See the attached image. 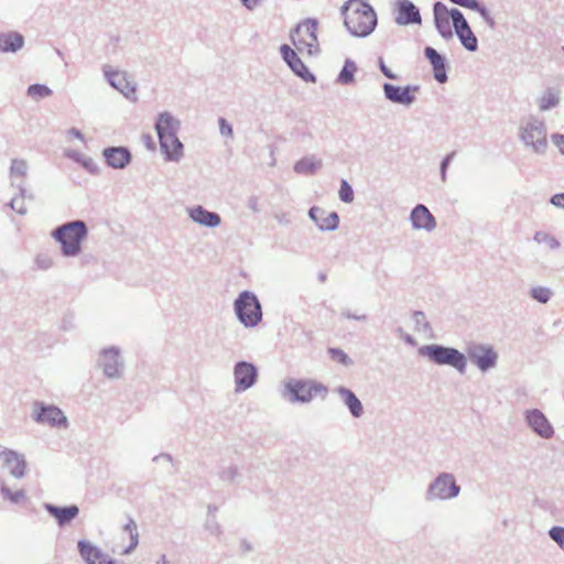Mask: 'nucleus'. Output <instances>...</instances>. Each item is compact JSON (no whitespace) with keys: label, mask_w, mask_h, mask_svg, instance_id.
I'll use <instances>...</instances> for the list:
<instances>
[{"label":"nucleus","mask_w":564,"mask_h":564,"mask_svg":"<svg viewBox=\"0 0 564 564\" xmlns=\"http://www.w3.org/2000/svg\"><path fill=\"white\" fill-rule=\"evenodd\" d=\"M338 393L355 417L361 416L364 408L355 393L346 388H339Z\"/></svg>","instance_id":"29"},{"label":"nucleus","mask_w":564,"mask_h":564,"mask_svg":"<svg viewBox=\"0 0 564 564\" xmlns=\"http://www.w3.org/2000/svg\"><path fill=\"white\" fill-rule=\"evenodd\" d=\"M235 311L239 321L246 327L258 325L262 318L261 306L258 299L247 291L242 292L236 300Z\"/></svg>","instance_id":"8"},{"label":"nucleus","mask_w":564,"mask_h":564,"mask_svg":"<svg viewBox=\"0 0 564 564\" xmlns=\"http://www.w3.org/2000/svg\"><path fill=\"white\" fill-rule=\"evenodd\" d=\"M550 204L558 209L564 210V193H558L551 196Z\"/></svg>","instance_id":"44"},{"label":"nucleus","mask_w":564,"mask_h":564,"mask_svg":"<svg viewBox=\"0 0 564 564\" xmlns=\"http://www.w3.org/2000/svg\"><path fill=\"white\" fill-rule=\"evenodd\" d=\"M28 165L23 160H13L11 164V175L14 177H24L26 175Z\"/></svg>","instance_id":"38"},{"label":"nucleus","mask_w":564,"mask_h":564,"mask_svg":"<svg viewBox=\"0 0 564 564\" xmlns=\"http://www.w3.org/2000/svg\"><path fill=\"white\" fill-rule=\"evenodd\" d=\"M453 33L466 51L474 53L478 50V39L463 12H453Z\"/></svg>","instance_id":"12"},{"label":"nucleus","mask_w":564,"mask_h":564,"mask_svg":"<svg viewBox=\"0 0 564 564\" xmlns=\"http://www.w3.org/2000/svg\"><path fill=\"white\" fill-rule=\"evenodd\" d=\"M105 158L109 165L121 169L130 160V153L122 148H112L105 151Z\"/></svg>","instance_id":"24"},{"label":"nucleus","mask_w":564,"mask_h":564,"mask_svg":"<svg viewBox=\"0 0 564 564\" xmlns=\"http://www.w3.org/2000/svg\"><path fill=\"white\" fill-rule=\"evenodd\" d=\"M529 295L532 300L536 301L540 304H546L551 301L554 293L547 286L535 285L529 290Z\"/></svg>","instance_id":"32"},{"label":"nucleus","mask_w":564,"mask_h":564,"mask_svg":"<svg viewBox=\"0 0 564 564\" xmlns=\"http://www.w3.org/2000/svg\"><path fill=\"white\" fill-rule=\"evenodd\" d=\"M69 134H70V135H73V137H75V138H77V139H80V140H83V139H84V138H83V134L80 133V131H78V130H76V129H72V130H69Z\"/></svg>","instance_id":"51"},{"label":"nucleus","mask_w":564,"mask_h":564,"mask_svg":"<svg viewBox=\"0 0 564 564\" xmlns=\"http://www.w3.org/2000/svg\"><path fill=\"white\" fill-rule=\"evenodd\" d=\"M454 158V153H449L447 154L442 163H441V177H442V181H445L446 180V171H447V167H448V164L451 163L452 159Z\"/></svg>","instance_id":"46"},{"label":"nucleus","mask_w":564,"mask_h":564,"mask_svg":"<svg viewBox=\"0 0 564 564\" xmlns=\"http://www.w3.org/2000/svg\"><path fill=\"white\" fill-rule=\"evenodd\" d=\"M51 89L44 85H31L28 89V95L33 99H42L51 95Z\"/></svg>","instance_id":"36"},{"label":"nucleus","mask_w":564,"mask_h":564,"mask_svg":"<svg viewBox=\"0 0 564 564\" xmlns=\"http://www.w3.org/2000/svg\"><path fill=\"white\" fill-rule=\"evenodd\" d=\"M460 487L449 473H442L429 486V497L431 499L448 500L459 495Z\"/></svg>","instance_id":"9"},{"label":"nucleus","mask_w":564,"mask_h":564,"mask_svg":"<svg viewBox=\"0 0 564 564\" xmlns=\"http://www.w3.org/2000/svg\"><path fill=\"white\" fill-rule=\"evenodd\" d=\"M161 564H172V563L163 557Z\"/></svg>","instance_id":"52"},{"label":"nucleus","mask_w":564,"mask_h":564,"mask_svg":"<svg viewBox=\"0 0 564 564\" xmlns=\"http://www.w3.org/2000/svg\"><path fill=\"white\" fill-rule=\"evenodd\" d=\"M35 420L39 423L50 424L52 426H61L66 423L63 412L56 406H42L36 413Z\"/></svg>","instance_id":"21"},{"label":"nucleus","mask_w":564,"mask_h":564,"mask_svg":"<svg viewBox=\"0 0 564 564\" xmlns=\"http://www.w3.org/2000/svg\"><path fill=\"white\" fill-rule=\"evenodd\" d=\"M563 52H564V46H563Z\"/></svg>","instance_id":"53"},{"label":"nucleus","mask_w":564,"mask_h":564,"mask_svg":"<svg viewBox=\"0 0 564 564\" xmlns=\"http://www.w3.org/2000/svg\"><path fill=\"white\" fill-rule=\"evenodd\" d=\"M259 0H241V2L248 8L252 9L257 6Z\"/></svg>","instance_id":"50"},{"label":"nucleus","mask_w":564,"mask_h":564,"mask_svg":"<svg viewBox=\"0 0 564 564\" xmlns=\"http://www.w3.org/2000/svg\"><path fill=\"white\" fill-rule=\"evenodd\" d=\"M281 53L284 58V61L288 63V65L292 68V70L301 76L302 78H307L311 76L310 72L303 64V62L297 57V54L294 50H292L289 45H282L281 46Z\"/></svg>","instance_id":"22"},{"label":"nucleus","mask_w":564,"mask_h":564,"mask_svg":"<svg viewBox=\"0 0 564 564\" xmlns=\"http://www.w3.org/2000/svg\"><path fill=\"white\" fill-rule=\"evenodd\" d=\"M322 213H323L322 209H319L317 207H313L310 210V216L314 220H316L318 223V226L322 229H335L338 226V223H339L337 214L336 213H329L327 215V217L323 221H318L317 214H322Z\"/></svg>","instance_id":"30"},{"label":"nucleus","mask_w":564,"mask_h":564,"mask_svg":"<svg viewBox=\"0 0 564 564\" xmlns=\"http://www.w3.org/2000/svg\"><path fill=\"white\" fill-rule=\"evenodd\" d=\"M0 458L3 462V465L14 477L20 478L24 475L25 462L17 453L0 448Z\"/></svg>","instance_id":"18"},{"label":"nucleus","mask_w":564,"mask_h":564,"mask_svg":"<svg viewBox=\"0 0 564 564\" xmlns=\"http://www.w3.org/2000/svg\"><path fill=\"white\" fill-rule=\"evenodd\" d=\"M47 511L63 525L68 523L78 514V508L76 506H69L65 508L47 506Z\"/></svg>","instance_id":"28"},{"label":"nucleus","mask_w":564,"mask_h":564,"mask_svg":"<svg viewBox=\"0 0 564 564\" xmlns=\"http://www.w3.org/2000/svg\"><path fill=\"white\" fill-rule=\"evenodd\" d=\"M339 197L345 203H351L354 199V192L347 181H341Z\"/></svg>","instance_id":"39"},{"label":"nucleus","mask_w":564,"mask_h":564,"mask_svg":"<svg viewBox=\"0 0 564 564\" xmlns=\"http://www.w3.org/2000/svg\"><path fill=\"white\" fill-rule=\"evenodd\" d=\"M422 219H423V205L419 204L415 206V208L412 210L411 214V221L413 224L414 228H421L422 227Z\"/></svg>","instance_id":"41"},{"label":"nucleus","mask_w":564,"mask_h":564,"mask_svg":"<svg viewBox=\"0 0 564 564\" xmlns=\"http://www.w3.org/2000/svg\"><path fill=\"white\" fill-rule=\"evenodd\" d=\"M321 166V161L315 158H303L294 165V170L299 174H313Z\"/></svg>","instance_id":"31"},{"label":"nucleus","mask_w":564,"mask_h":564,"mask_svg":"<svg viewBox=\"0 0 564 564\" xmlns=\"http://www.w3.org/2000/svg\"><path fill=\"white\" fill-rule=\"evenodd\" d=\"M425 58L431 64L434 79L438 84H445L448 80V63L446 57L440 54L435 48L431 46H425Z\"/></svg>","instance_id":"14"},{"label":"nucleus","mask_w":564,"mask_h":564,"mask_svg":"<svg viewBox=\"0 0 564 564\" xmlns=\"http://www.w3.org/2000/svg\"><path fill=\"white\" fill-rule=\"evenodd\" d=\"M23 43L24 40L20 33H0V51L2 52H15L23 46Z\"/></svg>","instance_id":"23"},{"label":"nucleus","mask_w":564,"mask_h":564,"mask_svg":"<svg viewBox=\"0 0 564 564\" xmlns=\"http://www.w3.org/2000/svg\"><path fill=\"white\" fill-rule=\"evenodd\" d=\"M87 235L86 225L83 221H72L54 232V237L62 243L66 256H75L80 251V243Z\"/></svg>","instance_id":"6"},{"label":"nucleus","mask_w":564,"mask_h":564,"mask_svg":"<svg viewBox=\"0 0 564 564\" xmlns=\"http://www.w3.org/2000/svg\"><path fill=\"white\" fill-rule=\"evenodd\" d=\"M425 357L435 365L449 366L460 375L467 370L466 355L453 347L438 344L425 345Z\"/></svg>","instance_id":"4"},{"label":"nucleus","mask_w":564,"mask_h":564,"mask_svg":"<svg viewBox=\"0 0 564 564\" xmlns=\"http://www.w3.org/2000/svg\"><path fill=\"white\" fill-rule=\"evenodd\" d=\"M119 354L115 349H107L102 354V368L108 377L119 375Z\"/></svg>","instance_id":"25"},{"label":"nucleus","mask_w":564,"mask_h":564,"mask_svg":"<svg viewBox=\"0 0 564 564\" xmlns=\"http://www.w3.org/2000/svg\"><path fill=\"white\" fill-rule=\"evenodd\" d=\"M286 389L292 400L301 402H310L314 398L325 397L327 389L319 383L313 381L291 380L286 383Z\"/></svg>","instance_id":"10"},{"label":"nucleus","mask_w":564,"mask_h":564,"mask_svg":"<svg viewBox=\"0 0 564 564\" xmlns=\"http://www.w3.org/2000/svg\"><path fill=\"white\" fill-rule=\"evenodd\" d=\"M357 70V66L354 62L347 61L339 74L338 80L341 84H350L354 82V75Z\"/></svg>","instance_id":"34"},{"label":"nucleus","mask_w":564,"mask_h":564,"mask_svg":"<svg viewBox=\"0 0 564 564\" xmlns=\"http://www.w3.org/2000/svg\"><path fill=\"white\" fill-rule=\"evenodd\" d=\"M1 492L4 496V498L9 499L12 502H19L24 498V491L23 490H17L12 492L8 487H2Z\"/></svg>","instance_id":"40"},{"label":"nucleus","mask_w":564,"mask_h":564,"mask_svg":"<svg viewBox=\"0 0 564 564\" xmlns=\"http://www.w3.org/2000/svg\"><path fill=\"white\" fill-rule=\"evenodd\" d=\"M449 2L457 4L462 8H466L477 12L484 22L488 25L489 29L494 30L496 28V21L491 14V12L481 4L478 0H448Z\"/></svg>","instance_id":"19"},{"label":"nucleus","mask_w":564,"mask_h":564,"mask_svg":"<svg viewBox=\"0 0 564 564\" xmlns=\"http://www.w3.org/2000/svg\"><path fill=\"white\" fill-rule=\"evenodd\" d=\"M379 66H380V69L381 72L388 77V78H391V79H395L398 77V75L395 73H393L391 70V68H389L382 58L379 59Z\"/></svg>","instance_id":"49"},{"label":"nucleus","mask_w":564,"mask_h":564,"mask_svg":"<svg viewBox=\"0 0 564 564\" xmlns=\"http://www.w3.org/2000/svg\"><path fill=\"white\" fill-rule=\"evenodd\" d=\"M386 97L390 99L393 102H399L403 105L411 104L415 95L419 93L420 87L413 86V87H399L391 84H384L383 86Z\"/></svg>","instance_id":"15"},{"label":"nucleus","mask_w":564,"mask_h":564,"mask_svg":"<svg viewBox=\"0 0 564 564\" xmlns=\"http://www.w3.org/2000/svg\"><path fill=\"white\" fill-rule=\"evenodd\" d=\"M469 360L480 372L486 373L497 367L499 355L494 346L484 343H470L466 347Z\"/></svg>","instance_id":"7"},{"label":"nucleus","mask_w":564,"mask_h":564,"mask_svg":"<svg viewBox=\"0 0 564 564\" xmlns=\"http://www.w3.org/2000/svg\"><path fill=\"white\" fill-rule=\"evenodd\" d=\"M523 417L527 426L539 437L550 440L554 436L555 430L541 410L528 409L524 411Z\"/></svg>","instance_id":"11"},{"label":"nucleus","mask_w":564,"mask_h":564,"mask_svg":"<svg viewBox=\"0 0 564 564\" xmlns=\"http://www.w3.org/2000/svg\"><path fill=\"white\" fill-rule=\"evenodd\" d=\"M329 354L334 360H337L340 364L346 365L348 362L347 355L340 349L332 348L329 349Z\"/></svg>","instance_id":"43"},{"label":"nucleus","mask_w":564,"mask_h":564,"mask_svg":"<svg viewBox=\"0 0 564 564\" xmlns=\"http://www.w3.org/2000/svg\"><path fill=\"white\" fill-rule=\"evenodd\" d=\"M257 377L256 368L248 362H239L235 368V381L237 390H246L250 388Z\"/></svg>","instance_id":"17"},{"label":"nucleus","mask_w":564,"mask_h":564,"mask_svg":"<svg viewBox=\"0 0 564 564\" xmlns=\"http://www.w3.org/2000/svg\"><path fill=\"white\" fill-rule=\"evenodd\" d=\"M453 12H460L458 9H448L444 3L436 2L433 7L434 24L444 40H451L454 36Z\"/></svg>","instance_id":"13"},{"label":"nucleus","mask_w":564,"mask_h":564,"mask_svg":"<svg viewBox=\"0 0 564 564\" xmlns=\"http://www.w3.org/2000/svg\"><path fill=\"white\" fill-rule=\"evenodd\" d=\"M533 241L539 245H545L550 250H557L561 247V243L555 236L543 230L534 232Z\"/></svg>","instance_id":"33"},{"label":"nucleus","mask_w":564,"mask_h":564,"mask_svg":"<svg viewBox=\"0 0 564 564\" xmlns=\"http://www.w3.org/2000/svg\"><path fill=\"white\" fill-rule=\"evenodd\" d=\"M219 129H220V133L223 135H226V137L232 135L231 126L224 118L219 119Z\"/></svg>","instance_id":"47"},{"label":"nucleus","mask_w":564,"mask_h":564,"mask_svg":"<svg viewBox=\"0 0 564 564\" xmlns=\"http://www.w3.org/2000/svg\"><path fill=\"white\" fill-rule=\"evenodd\" d=\"M189 214L192 219L200 225L215 227L220 223V217L217 214L210 213L200 206L192 209Z\"/></svg>","instance_id":"26"},{"label":"nucleus","mask_w":564,"mask_h":564,"mask_svg":"<svg viewBox=\"0 0 564 564\" xmlns=\"http://www.w3.org/2000/svg\"><path fill=\"white\" fill-rule=\"evenodd\" d=\"M343 14L346 28L356 36L370 34L377 24L373 9L361 0H349Z\"/></svg>","instance_id":"1"},{"label":"nucleus","mask_w":564,"mask_h":564,"mask_svg":"<svg viewBox=\"0 0 564 564\" xmlns=\"http://www.w3.org/2000/svg\"><path fill=\"white\" fill-rule=\"evenodd\" d=\"M12 209L17 210L20 214H24L26 212V207L24 206V197L23 195L17 196L11 200Z\"/></svg>","instance_id":"42"},{"label":"nucleus","mask_w":564,"mask_h":564,"mask_svg":"<svg viewBox=\"0 0 564 564\" xmlns=\"http://www.w3.org/2000/svg\"><path fill=\"white\" fill-rule=\"evenodd\" d=\"M178 122L169 113H162L156 122V131L163 152L169 160H178L183 145L176 137Z\"/></svg>","instance_id":"3"},{"label":"nucleus","mask_w":564,"mask_h":564,"mask_svg":"<svg viewBox=\"0 0 564 564\" xmlns=\"http://www.w3.org/2000/svg\"><path fill=\"white\" fill-rule=\"evenodd\" d=\"M395 21L398 24L420 23L419 9L408 0H400L394 6Z\"/></svg>","instance_id":"16"},{"label":"nucleus","mask_w":564,"mask_h":564,"mask_svg":"<svg viewBox=\"0 0 564 564\" xmlns=\"http://www.w3.org/2000/svg\"><path fill=\"white\" fill-rule=\"evenodd\" d=\"M551 140L554 145L558 149L561 154L564 155V134L554 133L551 135Z\"/></svg>","instance_id":"45"},{"label":"nucleus","mask_w":564,"mask_h":564,"mask_svg":"<svg viewBox=\"0 0 564 564\" xmlns=\"http://www.w3.org/2000/svg\"><path fill=\"white\" fill-rule=\"evenodd\" d=\"M561 100L560 90L547 88L536 100L541 111H547L558 106Z\"/></svg>","instance_id":"27"},{"label":"nucleus","mask_w":564,"mask_h":564,"mask_svg":"<svg viewBox=\"0 0 564 564\" xmlns=\"http://www.w3.org/2000/svg\"><path fill=\"white\" fill-rule=\"evenodd\" d=\"M124 530L129 533L130 535V545L129 547L124 551V553H129L131 550H133L137 545H138V531H137V524L133 520H130L126 527H124Z\"/></svg>","instance_id":"37"},{"label":"nucleus","mask_w":564,"mask_h":564,"mask_svg":"<svg viewBox=\"0 0 564 564\" xmlns=\"http://www.w3.org/2000/svg\"><path fill=\"white\" fill-rule=\"evenodd\" d=\"M518 137L533 154L540 156L546 154L549 148L547 130L542 119L536 116L523 118L518 127Z\"/></svg>","instance_id":"2"},{"label":"nucleus","mask_w":564,"mask_h":564,"mask_svg":"<svg viewBox=\"0 0 564 564\" xmlns=\"http://www.w3.org/2000/svg\"><path fill=\"white\" fill-rule=\"evenodd\" d=\"M106 75H107L108 80L112 87H115L116 89L121 91L128 98L134 97L135 87L132 84V82H130L127 78L124 73L115 70V72H107Z\"/></svg>","instance_id":"20"},{"label":"nucleus","mask_w":564,"mask_h":564,"mask_svg":"<svg viewBox=\"0 0 564 564\" xmlns=\"http://www.w3.org/2000/svg\"><path fill=\"white\" fill-rule=\"evenodd\" d=\"M549 538L556 544V546L564 552V527L553 525L547 531Z\"/></svg>","instance_id":"35"},{"label":"nucleus","mask_w":564,"mask_h":564,"mask_svg":"<svg viewBox=\"0 0 564 564\" xmlns=\"http://www.w3.org/2000/svg\"><path fill=\"white\" fill-rule=\"evenodd\" d=\"M436 226L434 216L425 207V230H433Z\"/></svg>","instance_id":"48"},{"label":"nucleus","mask_w":564,"mask_h":564,"mask_svg":"<svg viewBox=\"0 0 564 564\" xmlns=\"http://www.w3.org/2000/svg\"><path fill=\"white\" fill-rule=\"evenodd\" d=\"M317 28L318 22L316 20L306 19L294 29L291 40L299 53L313 55L319 51Z\"/></svg>","instance_id":"5"}]
</instances>
